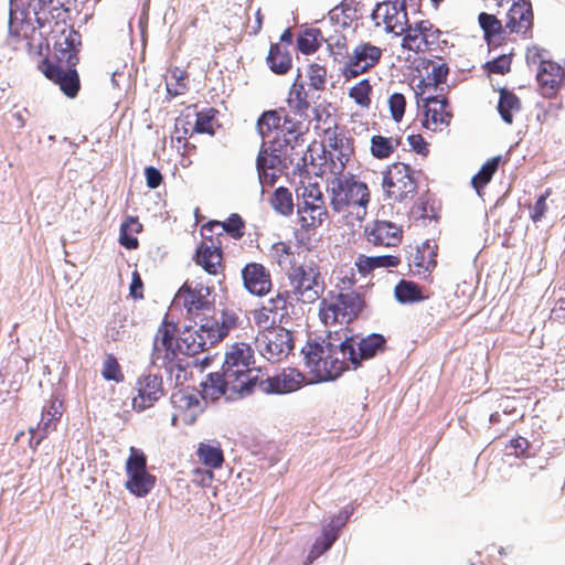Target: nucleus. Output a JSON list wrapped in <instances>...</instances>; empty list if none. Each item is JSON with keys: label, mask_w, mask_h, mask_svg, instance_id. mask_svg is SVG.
<instances>
[{"label": "nucleus", "mask_w": 565, "mask_h": 565, "mask_svg": "<svg viewBox=\"0 0 565 565\" xmlns=\"http://www.w3.org/2000/svg\"><path fill=\"white\" fill-rule=\"evenodd\" d=\"M308 373L317 382L332 381L350 370L347 354L354 356L351 347L344 345L338 334H329L323 343L308 342L301 350Z\"/></svg>", "instance_id": "f257e3e1"}, {"label": "nucleus", "mask_w": 565, "mask_h": 565, "mask_svg": "<svg viewBox=\"0 0 565 565\" xmlns=\"http://www.w3.org/2000/svg\"><path fill=\"white\" fill-rule=\"evenodd\" d=\"M35 22L39 29L50 36L54 52H61L62 57L66 54L71 63L76 62L75 49H81L82 35L71 24L68 8L58 1L49 9L38 12Z\"/></svg>", "instance_id": "f03ea898"}, {"label": "nucleus", "mask_w": 565, "mask_h": 565, "mask_svg": "<svg viewBox=\"0 0 565 565\" xmlns=\"http://www.w3.org/2000/svg\"><path fill=\"white\" fill-rule=\"evenodd\" d=\"M330 206L334 213L358 221L365 218L371 201L369 185L356 175L348 173L333 178L328 188Z\"/></svg>", "instance_id": "7ed1b4c3"}, {"label": "nucleus", "mask_w": 565, "mask_h": 565, "mask_svg": "<svg viewBox=\"0 0 565 565\" xmlns=\"http://www.w3.org/2000/svg\"><path fill=\"white\" fill-rule=\"evenodd\" d=\"M198 330L189 333L191 342L186 343L185 352L194 355L222 341L238 323V316L233 309H223L212 316L204 315L194 321Z\"/></svg>", "instance_id": "20e7f679"}, {"label": "nucleus", "mask_w": 565, "mask_h": 565, "mask_svg": "<svg viewBox=\"0 0 565 565\" xmlns=\"http://www.w3.org/2000/svg\"><path fill=\"white\" fill-rule=\"evenodd\" d=\"M296 206L300 226L296 232V239L299 245H306L303 233L316 231L329 216L320 185L315 182L298 188Z\"/></svg>", "instance_id": "39448f33"}, {"label": "nucleus", "mask_w": 565, "mask_h": 565, "mask_svg": "<svg viewBox=\"0 0 565 565\" xmlns=\"http://www.w3.org/2000/svg\"><path fill=\"white\" fill-rule=\"evenodd\" d=\"M364 307V297L359 291L330 292L320 302L319 318L324 326L349 324L360 316Z\"/></svg>", "instance_id": "423d86ee"}, {"label": "nucleus", "mask_w": 565, "mask_h": 565, "mask_svg": "<svg viewBox=\"0 0 565 565\" xmlns=\"http://www.w3.org/2000/svg\"><path fill=\"white\" fill-rule=\"evenodd\" d=\"M547 51L534 45L526 51L529 65H537L536 82L540 94L544 98H555L565 86V63L559 64L546 58Z\"/></svg>", "instance_id": "0eeeda50"}, {"label": "nucleus", "mask_w": 565, "mask_h": 565, "mask_svg": "<svg viewBox=\"0 0 565 565\" xmlns=\"http://www.w3.org/2000/svg\"><path fill=\"white\" fill-rule=\"evenodd\" d=\"M81 49H75L76 62L72 61L67 56L62 57L61 52H54L53 57L43 58L38 68L41 73L51 82L58 85L60 89L68 98L77 96L81 89L79 75L76 71V65L79 62L78 53Z\"/></svg>", "instance_id": "6e6552de"}, {"label": "nucleus", "mask_w": 565, "mask_h": 565, "mask_svg": "<svg viewBox=\"0 0 565 565\" xmlns=\"http://www.w3.org/2000/svg\"><path fill=\"white\" fill-rule=\"evenodd\" d=\"M174 301L183 307L188 318L193 321L201 316L214 312L215 309L213 287L196 280L184 281L177 291Z\"/></svg>", "instance_id": "1a4fd4ad"}, {"label": "nucleus", "mask_w": 565, "mask_h": 565, "mask_svg": "<svg viewBox=\"0 0 565 565\" xmlns=\"http://www.w3.org/2000/svg\"><path fill=\"white\" fill-rule=\"evenodd\" d=\"M179 332L178 323L163 319L159 326L154 339L151 353V362L160 367H169L173 362L178 352L188 354L185 352L186 343L191 342L189 334L184 338L178 339Z\"/></svg>", "instance_id": "9d476101"}, {"label": "nucleus", "mask_w": 565, "mask_h": 565, "mask_svg": "<svg viewBox=\"0 0 565 565\" xmlns=\"http://www.w3.org/2000/svg\"><path fill=\"white\" fill-rule=\"evenodd\" d=\"M254 364V350L244 342H237L231 345L225 354L222 369L227 370V377L234 376L242 382L243 386L248 387V394H252L259 382L258 375L254 374L252 365Z\"/></svg>", "instance_id": "9b49d317"}, {"label": "nucleus", "mask_w": 565, "mask_h": 565, "mask_svg": "<svg viewBox=\"0 0 565 565\" xmlns=\"http://www.w3.org/2000/svg\"><path fill=\"white\" fill-rule=\"evenodd\" d=\"M384 49L370 41H360L355 44L343 65L340 75L345 81H352L374 70L382 61Z\"/></svg>", "instance_id": "f8f14e48"}, {"label": "nucleus", "mask_w": 565, "mask_h": 565, "mask_svg": "<svg viewBox=\"0 0 565 565\" xmlns=\"http://www.w3.org/2000/svg\"><path fill=\"white\" fill-rule=\"evenodd\" d=\"M382 186L386 196L395 202L412 199L417 192L414 169L404 162L391 163L383 173Z\"/></svg>", "instance_id": "ddd939ff"}, {"label": "nucleus", "mask_w": 565, "mask_h": 565, "mask_svg": "<svg viewBox=\"0 0 565 565\" xmlns=\"http://www.w3.org/2000/svg\"><path fill=\"white\" fill-rule=\"evenodd\" d=\"M287 277L291 288L289 295L292 294L298 301L313 303L320 298L323 282L320 281V271L316 266H291Z\"/></svg>", "instance_id": "4468645a"}, {"label": "nucleus", "mask_w": 565, "mask_h": 565, "mask_svg": "<svg viewBox=\"0 0 565 565\" xmlns=\"http://www.w3.org/2000/svg\"><path fill=\"white\" fill-rule=\"evenodd\" d=\"M255 338L258 352L270 362H279L287 358L294 349L292 333L281 327H266Z\"/></svg>", "instance_id": "2eb2a0df"}, {"label": "nucleus", "mask_w": 565, "mask_h": 565, "mask_svg": "<svg viewBox=\"0 0 565 565\" xmlns=\"http://www.w3.org/2000/svg\"><path fill=\"white\" fill-rule=\"evenodd\" d=\"M441 31L429 20L407 23L401 34L402 49L414 53L435 52L440 43Z\"/></svg>", "instance_id": "dca6fc26"}, {"label": "nucleus", "mask_w": 565, "mask_h": 565, "mask_svg": "<svg viewBox=\"0 0 565 565\" xmlns=\"http://www.w3.org/2000/svg\"><path fill=\"white\" fill-rule=\"evenodd\" d=\"M126 489L138 498L146 497L156 484V477L147 471V457L140 449L130 448L126 461Z\"/></svg>", "instance_id": "f3484780"}, {"label": "nucleus", "mask_w": 565, "mask_h": 565, "mask_svg": "<svg viewBox=\"0 0 565 565\" xmlns=\"http://www.w3.org/2000/svg\"><path fill=\"white\" fill-rule=\"evenodd\" d=\"M343 343L351 347L354 356L347 359L350 369L356 370L361 366L363 360L373 359L377 353L386 350V339L380 333H371L367 337L360 338L358 334H352L351 330L344 329Z\"/></svg>", "instance_id": "a211bd4d"}, {"label": "nucleus", "mask_w": 565, "mask_h": 565, "mask_svg": "<svg viewBox=\"0 0 565 565\" xmlns=\"http://www.w3.org/2000/svg\"><path fill=\"white\" fill-rule=\"evenodd\" d=\"M289 291H277L258 309L253 311V319L258 328L274 327L286 323L289 319Z\"/></svg>", "instance_id": "6ab92c4d"}, {"label": "nucleus", "mask_w": 565, "mask_h": 565, "mask_svg": "<svg viewBox=\"0 0 565 565\" xmlns=\"http://www.w3.org/2000/svg\"><path fill=\"white\" fill-rule=\"evenodd\" d=\"M170 402L174 409L171 417L173 426L194 424L203 411L201 399L189 388L174 391L170 396Z\"/></svg>", "instance_id": "aec40b11"}, {"label": "nucleus", "mask_w": 565, "mask_h": 565, "mask_svg": "<svg viewBox=\"0 0 565 565\" xmlns=\"http://www.w3.org/2000/svg\"><path fill=\"white\" fill-rule=\"evenodd\" d=\"M375 25L399 36L408 23L407 10L394 0L377 2L371 14Z\"/></svg>", "instance_id": "412c9836"}, {"label": "nucleus", "mask_w": 565, "mask_h": 565, "mask_svg": "<svg viewBox=\"0 0 565 565\" xmlns=\"http://www.w3.org/2000/svg\"><path fill=\"white\" fill-rule=\"evenodd\" d=\"M164 395L161 376L147 374L136 381L132 388L131 405L136 412L152 407Z\"/></svg>", "instance_id": "4be33fe9"}, {"label": "nucleus", "mask_w": 565, "mask_h": 565, "mask_svg": "<svg viewBox=\"0 0 565 565\" xmlns=\"http://www.w3.org/2000/svg\"><path fill=\"white\" fill-rule=\"evenodd\" d=\"M353 512L354 507L352 504H348L330 519L328 524L323 526L321 535L311 546L309 558L315 559L331 548L333 543L338 540L341 530L349 522Z\"/></svg>", "instance_id": "5701e85b"}, {"label": "nucleus", "mask_w": 565, "mask_h": 565, "mask_svg": "<svg viewBox=\"0 0 565 565\" xmlns=\"http://www.w3.org/2000/svg\"><path fill=\"white\" fill-rule=\"evenodd\" d=\"M417 97L423 102L425 128L441 131L449 126L452 113L446 97L434 96L430 93L417 95Z\"/></svg>", "instance_id": "b1692460"}, {"label": "nucleus", "mask_w": 565, "mask_h": 565, "mask_svg": "<svg viewBox=\"0 0 565 565\" xmlns=\"http://www.w3.org/2000/svg\"><path fill=\"white\" fill-rule=\"evenodd\" d=\"M305 380V375L297 369L288 367L275 376L259 379L256 388L266 394H286L299 390Z\"/></svg>", "instance_id": "393cba45"}, {"label": "nucleus", "mask_w": 565, "mask_h": 565, "mask_svg": "<svg viewBox=\"0 0 565 565\" xmlns=\"http://www.w3.org/2000/svg\"><path fill=\"white\" fill-rule=\"evenodd\" d=\"M194 263L202 267L209 275L217 276L223 273L225 265L221 242L212 237H204L198 245L193 256Z\"/></svg>", "instance_id": "a878e982"}, {"label": "nucleus", "mask_w": 565, "mask_h": 565, "mask_svg": "<svg viewBox=\"0 0 565 565\" xmlns=\"http://www.w3.org/2000/svg\"><path fill=\"white\" fill-rule=\"evenodd\" d=\"M244 288L253 296L264 297L273 288L270 270L260 263L250 262L242 268Z\"/></svg>", "instance_id": "bb28decb"}, {"label": "nucleus", "mask_w": 565, "mask_h": 565, "mask_svg": "<svg viewBox=\"0 0 565 565\" xmlns=\"http://www.w3.org/2000/svg\"><path fill=\"white\" fill-rule=\"evenodd\" d=\"M367 243L373 246L396 247L403 239V230L391 221H374L364 228Z\"/></svg>", "instance_id": "cd10ccee"}, {"label": "nucleus", "mask_w": 565, "mask_h": 565, "mask_svg": "<svg viewBox=\"0 0 565 565\" xmlns=\"http://www.w3.org/2000/svg\"><path fill=\"white\" fill-rule=\"evenodd\" d=\"M242 382L234 376L227 377V370L222 369V373H211L204 382V391L212 398H218L221 395H227L228 398L244 397L248 394V387L243 386Z\"/></svg>", "instance_id": "c85d7f7f"}, {"label": "nucleus", "mask_w": 565, "mask_h": 565, "mask_svg": "<svg viewBox=\"0 0 565 565\" xmlns=\"http://www.w3.org/2000/svg\"><path fill=\"white\" fill-rule=\"evenodd\" d=\"M534 22L532 3L527 0L513 1L507 13L505 29L524 38L531 36Z\"/></svg>", "instance_id": "c756f323"}, {"label": "nucleus", "mask_w": 565, "mask_h": 565, "mask_svg": "<svg viewBox=\"0 0 565 565\" xmlns=\"http://www.w3.org/2000/svg\"><path fill=\"white\" fill-rule=\"evenodd\" d=\"M423 67L427 74L416 86V95H425L437 88L439 84L447 81L449 65L440 56L433 55V58L423 60Z\"/></svg>", "instance_id": "7c9ffc66"}, {"label": "nucleus", "mask_w": 565, "mask_h": 565, "mask_svg": "<svg viewBox=\"0 0 565 565\" xmlns=\"http://www.w3.org/2000/svg\"><path fill=\"white\" fill-rule=\"evenodd\" d=\"M61 416L62 403L56 399L49 401V403L43 407L41 420L39 422L38 427H31L29 429V433L31 434V447L36 448L49 433L56 429Z\"/></svg>", "instance_id": "2f4dec72"}, {"label": "nucleus", "mask_w": 565, "mask_h": 565, "mask_svg": "<svg viewBox=\"0 0 565 565\" xmlns=\"http://www.w3.org/2000/svg\"><path fill=\"white\" fill-rule=\"evenodd\" d=\"M438 246L429 241L416 247L408 257V266L414 275L427 277L437 265Z\"/></svg>", "instance_id": "473e14b6"}, {"label": "nucleus", "mask_w": 565, "mask_h": 565, "mask_svg": "<svg viewBox=\"0 0 565 565\" xmlns=\"http://www.w3.org/2000/svg\"><path fill=\"white\" fill-rule=\"evenodd\" d=\"M318 117V124L315 126L316 130L322 131V149L323 153L330 150H339L344 146H353L352 138L345 136V134L339 128L337 120L330 115L327 116L323 125H320V116Z\"/></svg>", "instance_id": "72a5a7b5"}, {"label": "nucleus", "mask_w": 565, "mask_h": 565, "mask_svg": "<svg viewBox=\"0 0 565 565\" xmlns=\"http://www.w3.org/2000/svg\"><path fill=\"white\" fill-rule=\"evenodd\" d=\"M318 117V124L315 126L316 130L322 131V149L323 153L330 150H339L344 146H353L352 138L345 136V134L339 128L337 120L330 115L327 116L323 125H320V116Z\"/></svg>", "instance_id": "f704fd0d"}, {"label": "nucleus", "mask_w": 565, "mask_h": 565, "mask_svg": "<svg viewBox=\"0 0 565 565\" xmlns=\"http://www.w3.org/2000/svg\"><path fill=\"white\" fill-rule=\"evenodd\" d=\"M318 117V124L315 126L316 130L322 131V149L323 153L330 150H339L344 146H353L352 138L345 136V134L339 128L337 120L330 115L327 116L323 125H320V116Z\"/></svg>", "instance_id": "c9c22d12"}, {"label": "nucleus", "mask_w": 565, "mask_h": 565, "mask_svg": "<svg viewBox=\"0 0 565 565\" xmlns=\"http://www.w3.org/2000/svg\"><path fill=\"white\" fill-rule=\"evenodd\" d=\"M266 62L269 70L277 75H285L292 67V57L289 50L279 43L270 45Z\"/></svg>", "instance_id": "e433bc0d"}, {"label": "nucleus", "mask_w": 565, "mask_h": 565, "mask_svg": "<svg viewBox=\"0 0 565 565\" xmlns=\"http://www.w3.org/2000/svg\"><path fill=\"white\" fill-rule=\"evenodd\" d=\"M214 227H221L224 233L235 241L245 235L246 223L238 213H232L225 221H210L202 226V232H212Z\"/></svg>", "instance_id": "4c0bfd02"}, {"label": "nucleus", "mask_w": 565, "mask_h": 565, "mask_svg": "<svg viewBox=\"0 0 565 565\" xmlns=\"http://www.w3.org/2000/svg\"><path fill=\"white\" fill-rule=\"evenodd\" d=\"M522 109L520 97L512 90L502 87L499 89L498 111L505 124L511 125L514 115Z\"/></svg>", "instance_id": "58836bf2"}, {"label": "nucleus", "mask_w": 565, "mask_h": 565, "mask_svg": "<svg viewBox=\"0 0 565 565\" xmlns=\"http://www.w3.org/2000/svg\"><path fill=\"white\" fill-rule=\"evenodd\" d=\"M300 73L297 75V78L292 83L289 88L287 104L288 107L295 113L299 115H305L307 110L310 108V98L309 93L305 87L303 82L300 81Z\"/></svg>", "instance_id": "ea45409f"}, {"label": "nucleus", "mask_w": 565, "mask_h": 565, "mask_svg": "<svg viewBox=\"0 0 565 565\" xmlns=\"http://www.w3.org/2000/svg\"><path fill=\"white\" fill-rule=\"evenodd\" d=\"M354 153L353 146H344L339 150H330L324 154V164L333 178L345 175L343 172Z\"/></svg>", "instance_id": "a19ab883"}, {"label": "nucleus", "mask_w": 565, "mask_h": 565, "mask_svg": "<svg viewBox=\"0 0 565 565\" xmlns=\"http://www.w3.org/2000/svg\"><path fill=\"white\" fill-rule=\"evenodd\" d=\"M371 154L379 160L390 158L401 145V137H385L374 135L371 137Z\"/></svg>", "instance_id": "79ce46f5"}, {"label": "nucleus", "mask_w": 565, "mask_h": 565, "mask_svg": "<svg viewBox=\"0 0 565 565\" xmlns=\"http://www.w3.org/2000/svg\"><path fill=\"white\" fill-rule=\"evenodd\" d=\"M323 40L327 44L329 56L332 57L334 62L343 65L350 54L348 36L342 32L335 31Z\"/></svg>", "instance_id": "37998d69"}, {"label": "nucleus", "mask_w": 565, "mask_h": 565, "mask_svg": "<svg viewBox=\"0 0 565 565\" xmlns=\"http://www.w3.org/2000/svg\"><path fill=\"white\" fill-rule=\"evenodd\" d=\"M373 85L369 78H362L348 89V96L356 106L369 110L372 105Z\"/></svg>", "instance_id": "c03bdc74"}, {"label": "nucleus", "mask_w": 565, "mask_h": 565, "mask_svg": "<svg viewBox=\"0 0 565 565\" xmlns=\"http://www.w3.org/2000/svg\"><path fill=\"white\" fill-rule=\"evenodd\" d=\"M142 231V224L136 216H128L121 223L119 230V244L126 249H137L139 247V241L134 233Z\"/></svg>", "instance_id": "a18cd8bd"}, {"label": "nucleus", "mask_w": 565, "mask_h": 565, "mask_svg": "<svg viewBox=\"0 0 565 565\" xmlns=\"http://www.w3.org/2000/svg\"><path fill=\"white\" fill-rule=\"evenodd\" d=\"M217 115L218 110L213 107L203 108L202 110L198 111L195 115L196 118L192 128V132L207 134L213 136L216 128L220 127Z\"/></svg>", "instance_id": "49530a36"}, {"label": "nucleus", "mask_w": 565, "mask_h": 565, "mask_svg": "<svg viewBox=\"0 0 565 565\" xmlns=\"http://www.w3.org/2000/svg\"><path fill=\"white\" fill-rule=\"evenodd\" d=\"M196 456L200 462L210 469H218L224 462L223 450L218 444L211 445L200 443L196 449Z\"/></svg>", "instance_id": "de8ad7c7"}, {"label": "nucleus", "mask_w": 565, "mask_h": 565, "mask_svg": "<svg viewBox=\"0 0 565 565\" xmlns=\"http://www.w3.org/2000/svg\"><path fill=\"white\" fill-rule=\"evenodd\" d=\"M323 41L322 32L317 28H309L300 32L297 38V49L305 55L316 53Z\"/></svg>", "instance_id": "09e8293b"}, {"label": "nucleus", "mask_w": 565, "mask_h": 565, "mask_svg": "<svg viewBox=\"0 0 565 565\" xmlns=\"http://www.w3.org/2000/svg\"><path fill=\"white\" fill-rule=\"evenodd\" d=\"M478 22L483 31L484 40L490 43L504 33L505 25L494 15L481 12L478 15Z\"/></svg>", "instance_id": "8fccbe9b"}, {"label": "nucleus", "mask_w": 565, "mask_h": 565, "mask_svg": "<svg viewBox=\"0 0 565 565\" xmlns=\"http://www.w3.org/2000/svg\"><path fill=\"white\" fill-rule=\"evenodd\" d=\"M329 71L326 65L317 62L309 63L307 66L308 86L317 92H323L327 88Z\"/></svg>", "instance_id": "3c124183"}, {"label": "nucleus", "mask_w": 565, "mask_h": 565, "mask_svg": "<svg viewBox=\"0 0 565 565\" xmlns=\"http://www.w3.org/2000/svg\"><path fill=\"white\" fill-rule=\"evenodd\" d=\"M270 204L277 213L284 216L291 215L295 207L292 194L289 189L285 186H279L274 191Z\"/></svg>", "instance_id": "603ef678"}, {"label": "nucleus", "mask_w": 565, "mask_h": 565, "mask_svg": "<svg viewBox=\"0 0 565 565\" xmlns=\"http://www.w3.org/2000/svg\"><path fill=\"white\" fill-rule=\"evenodd\" d=\"M395 298L401 303L416 302L424 299L419 286L409 280H401L394 289Z\"/></svg>", "instance_id": "864d4df0"}, {"label": "nucleus", "mask_w": 565, "mask_h": 565, "mask_svg": "<svg viewBox=\"0 0 565 565\" xmlns=\"http://www.w3.org/2000/svg\"><path fill=\"white\" fill-rule=\"evenodd\" d=\"M270 253L280 268L289 267L290 269L291 266H297L294 263V250L289 243L280 241L273 244Z\"/></svg>", "instance_id": "5fc2aeb1"}, {"label": "nucleus", "mask_w": 565, "mask_h": 565, "mask_svg": "<svg viewBox=\"0 0 565 565\" xmlns=\"http://www.w3.org/2000/svg\"><path fill=\"white\" fill-rule=\"evenodd\" d=\"M280 158L276 154L268 153L266 149H262L257 156V171L259 173V177L264 178H270L274 180L275 172H270L271 170H275L280 164Z\"/></svg>", "instance_id": "6e6d98bb"}, {"label": "nucleus", "mask_w": 565, "mask_h": 565, "mask_svg": "<svg viewBox=\"0 0 565 565\" xmlns=\"http://www.w3.org/2000/svg\"><path fill=\"white\" fill-rule=\"evenodd\" d=\"M500 157L488 160L479 170L477 174L472 177L471 183L473 188L480 192L492 179L493 174L498 170Z\"/></svg>", "instance_id": "4d7b16f0"}, {"label": "nucleus", "mask_w": 565, "mask_h": 565, "mask_svg": "<svg viewBox=\"0 0 565 565\" xmlns=\"http://www.w3.org/2000/svg\"><path fill=\"white\" fill-rule=\"evenodd\" d=\"M328 19L334 26L349 28L353 21V10L348 3L341 2L329 11Z\"/></svg>", "instance_id": "13d9d810"}, {"label": "nucleus", "mask_w": 565, "mask_h": 565, "mask_svg": "<svg viewBox=\"0 0 565 565\" xmlns=\"http://www.w3.org/2000/svg\"><path fill=\"white\" fill-rule=\"evenodd\" d=\"M356 273L355 267L341 266L335 278L334 287L337 291H355L354 286L358 282Z\"/></svg>", "instance_id": "bf43d9fd"}, {"label": "nucleus", "mask_w": 565, "mask_h": 565, "mask_svg": "<svg viewBox=\"0 0 565 565\" xmlns=\"http://www.w3.org/2000/svg\"><path fill=\"white\" fill-rule=\"evenodd\" d=\"M281 115L277 110L265 111L257 121L258 132L263 137H267L274 129L282 128Z\"/></svg>", "instance_id": "052dcab7"}, {"label": "nucleus", "mask_w": 565, "mask_h": 565, "mask_svg": "<svg viewBox=\"0 0 565 565\" xmlns=\"http://www.w3.org/2000/svg\"><path fill=\"white\" fill-rule=\"evenodd\" d=\"M102 375L106 381H114L116 383L124 381L125 375L118 360L114 354H106L103 362Z\"/></svg>", "instance_id": "680f3d73"}, {"label": "nucleus", "mask_w": 565, "mask_h": 565, "mask_svg": "<svg viewBox=\"0 0 565 565\" xmlns=\"http://www.w3.org/2000/svg\"><path fill=\"white\" fill-rule=\"evenodd\" d=\"M406 105V97L402 93H393L388 96L387 106L391 117L395 122H401L403 120Z\"/></svg>", "instance_id": "e2e57ef3"}, {"label": "nucleus", "mask_w": 565, "mask_h": 565, "mask_svg": "<svg viewBox=\"0 0 565 565\" xmlns=\"http://www.w3.org/2000/svg\"><path fill=\"white\" fill-rule=\"evenodd\" d=\"M552 194V189H546L543 194L539 196L531 211V220L539 222L543 218L547 211L546 200Z\"/></svg>", "instance_id": "0e129e2a"}, {"label": "nucleus", "mask_w": 565, "mask_h": 565, "mask_svg": "<svg viewBox=\"0 0 565 565\" xmlns=\"http://www.w3.org/2000/svg\"><path fill=\"white\" fill-rule=\"evenodd\" d=\"M192 122L189 117L178 118L174 125V131L177 134V140L179 142L184 141L186 143L188 138L191 137L194 132H192Z\"/></svg>", "instance_id": "69168bd1"}, {"label": "nucleus", "mask_w": 565, "mask_h": 565, "mask_svg": "<svg viewBox=\"0 0 565 565\" xmlns=\"http://www.w3.org/2000/svg\"><path fill=\"white\" fill-rule=\"evenodd\" d=\"M177 72L173 73L174 83H167V92L171 97H175L179 95H183L186 90V75L183 72H179V75H175Z\"/></svg>", "instance_id": "338daca9"}, {"label": "nucleus", "mask_w": 565, "mask_h": 565, "mask_svg": "<svg viewBox=\"0 0 565 565\" xmlns=\"http://www.w3.org/2000/svg\"><path fill=\"white\" fill-rule=\"evenodd\" d=\"M354 267L361 277L370 276L375 270L372 256H366L364 254H359L355 257Z\"/></svg>", "instance_id": "774afa93"}]
</instances>
